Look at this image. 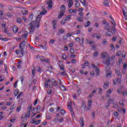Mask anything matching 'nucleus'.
Returning a JSON list of instances; mask_svg holds the SVG:
<instances>
[{
	"mask_svg": "<svg viewBox=\"0 0 127 127\" xmlns=\"http://www.w3.org/2000/svg\"><path fill=\"white\" fill-rule=\"evenodd\" d=\"M49 86L50 88H53V87H56V88H59V85L57 83V81L54 79H50L49 78L45 82V87L46 88H48Z\"/></svg>",
	"mask_w": 127,
	"mask_h": 127,
	"instance_id": "obj_1",
	"label": "nucleus"
},
{
	"mask_svg": "<svg viewBox=\"0 0 127 127\" xmlns=\"http://www.w3.org/2000/svg\"><path fill=\"white\" fill-rule=\"evenodd\" d=\"M39 22L38 21H33L30 24H29V26H30V31L29 32L30 34H33L34 30H35V27L37 28H39Z\"/></svg>",
	"mask_w": 127,
	"mask_h": 127,
	"instance_id": "obj_2",
	"label": "nucleus"
},
{
	"mask_svg": "<svg viewBox=\"0 0 127 127\" xmlns=\"http://www.w3.org/2000/svg\"><path fill=\"white\" fill-rule=\"evenodd\" d=\"M19 47L20 49V53L22 54V56H23V55H24V53H25L24 52V49L26 47V42L25 41H23L19 44Z\"/></svg>",
	"mask_w": 127,
	"mask_h": 127,
	"instance_id": "obj_3",
	"label": "nucleus"
},
{
	"mask_svg": "<svg viewBox=\"0 0 127 127\" xmlns=\"http://www.w3.org/2000/svg\"><path fill=\"white\" fill-rule=\"evenodd\" d=\"M42 11L40 13V14L38 15L36 18V20L37 21H39V22L40 21V20H41V18L42 17V15H44V14H45V13H47V10L44 9L45 8V7L44 6H42Z\"/></svg>",
	"mask_w": 127,
	"mask_h": 127,
	"instance_id": "obj_4",
	"label": "nucleus"
},
{
	"mask_svg": "<svg viewBox=\"0 0 127 127\" xmlns=\"http://www.w3.org/2000/svg\"><path fill=\"white\" fill-rule=\"evenodd\" d=\"M65 10H66V7L65 6V5H62L61 7V11L58 16L59 19H60L61 17H62L63 15H64Z\"/></svg>",
	"mask_w": 127,
	"mask_h": 127,
	"instance_id": "obj_5",
	"label": "nucleus"
},
{
	"mask_svg": "<svg viewBox=\"0 0 127 127\" xmlns=\"http://www.w3.org/2000/svg\"><path fill=\"white\" fill-rule=\"evenodd\" d=\"M115 73L118 76V78L117 79V82L120 84L121 79H122V72L120 71V70L116 69Z\"/></svg>",
	"mask_w": 127,
	"mask_h": 127,
	"instance_id": "obj_6",
	"label": "nucleus"
},
{
	"mask_svg": "<svg viewBox=\"0 0 127 127\" xmlns=\"http://www.w3.org/2000/svg\"><path fill=\"white\" fill-rule=\"evenodd\" d=\"M106 71V77H109V78H111L112 77V72L110 71L111 70V68H109V65H106L105 66Z\"/></svg>",
	"mask_w": 127,
	"mask_h": 127,
	"instance_id": "obj_7",
	"label": "nucleus"
},
{
	"mask_svg": "<svg viewBox=\"0 0 127 127\" xmlns=\"http://www.w3.org/2000/svg\"><path fill=\"white\" fill-rule=\"evenodd\" d=\"M67 107L68 108V109L70 110L72 116H74V117H75V114L74 113V111L72 110V103H69L67 105Z\"/></svg>",
	"mask_w": 127,
	"mask_h": 127,
	"instance_id": "obj_8",
	"label": "nucleus"
},
{
	"mask_svg": "<svg viewBox=\"0 0 127 127\" xmlns=\"http://www.w3.org/2000/svg\"><path fill=\"white\" fill-rule=\"evenodd\" d=\"M47 4H48V7L49 8H52V4H53V1L52 0H47Z\"/></svg>",
	"mask_w": 127,
	"mask_h": 127,
	"instance_id": "obj_9",
	"label": "nucleus"
},
{
	"mask_svg": "<svg viewBox=\"0 0 127 127\" xmlns=\"http://www.w3.org/2000/svg\"><path fill=\"white\" fill-rule=\"evenodd\" d=\"M103 24H105V29L108 30V31L110 30V28H108V26H109V25H110V23L107 22V21L106 20H104L103 21Z\"/></svg>",
	"mask_w": 127,
	"mask_h": 127,
	"instance_id": "obj_10",
	"label": "nucleus"
},
{
	"mask_svg": "<svg viewBox=\"0 0 127 127\" xmlns=\"http://www.w3.org/2000/svg\"><path fill=\"white\" fill-rule=\"evenodd\" d=\"M103 3L104 6H109L110 5V0H104Z\"/></svg>",
	"mask_w": 127,
	"mask_h": 127,
	"instance_id": "obj_11",
	"label": "nucleus"
},
{
	"mask_svg": "<svg viewBox=\"0 0 127 127\" xmlns=\"http://www.w3.org/2000/svg\"><path fill=\"white\" fill-rule=\"evenodd\" d=\"M80 2H81L84 6L87 7L88 6V3L86 1V0H80Z\"/></svg>",
	"mask_w": 127,
	"mask_h": 127,
	"instance_id": "obj_12",
	"label": "nucleus"
},
{
	"mask_svg": "<svg viewBox=\"0 0 127 127\" xmlns=\"http://www.w3.org/2000/svg\"><path fill=\"white\" fill-rule=\"evenodd\" d=\"M79 123L81 127H83L84 126V118L83 117L80 118L79 120Z\"/></svg>",
	"mask_w": 127,
	"mask_h": 127,
	"instance_id": "obj_13",
	"label": "nucleus"
},
{
	"mask_svg": "<svg viewBox=\"0 0 127 127\" xmlns=\"http://www.w3.org/2000/svg\"><path fill=\"white\" fill-rule=\"evenodd\" d=\"M40 60V61H42L43 62H46L47 63H48V62H49V60L45 59L43 57H41Z\"/></svg>",
	"mask_w": 127,
	"mask_h": 127,
	"instance_id": "obj_14",
	"label": "nucleus"
},
{
	"mask_svg": "<svg viewBox=\"0 0 127 127\" xmlns=\"http://www.w3.org/2000/svg\"><path fill=\"white\" fill-rule=\"evenodd\" d=\"M57 22V21H56V20H54L52 22L53 27L54 29L56 28Z\"/></svg>",
	"mask_w": 127,
	"mask_h": 127,
	"instance_id": "obj_15",
	"label": "nucleus"
},
{
	"mask_svg": "<svg viewBox=\"0 0 127 127\" xmlns=\"http://www.w3.org/2000/svg\"><path fill=\"white\" fill-rule=\"evenodd\" d=\"M25 118L26 119H28V118H30V111H28L25 115Z\"/></svg>",
	"mask_w": 127,
	"mask_h": 127,
	"instance_id": "obj_16",
	"label": "nucleus"
},
{
	"mask_svg": "<svg viewBox=\"0 0 127 127\" xmlns=\"http://www.w3.org/2000/svg\"><path fill=\"white\" fill-rule=\"evenodd\" d=\"M90 24H91V22H90V21H87L84 23V27H89V26H90Z\"/></svg>",
	"mask_w": 127,
	"mask_h": 127,
	"instance_id": "obj_17",
	"label": "nucleus"
},
{
	"mask_svg": "<svg viewBox=\"0 0 127 127\" xmlns=\"http://www.w3.org/2000/svg\"><path fill=\"white\" fill-rule=\"evenodd\" d=\"M18 31V28L16 27V26H14L13 27V31L14 33H16Z\"/></svg>",
	"mask_w": 127,
	"mask_h": 127,
	"instance_id": "obj_18",
	"label": "nucleus"
},
{
	"mask_svg": "<svg viewBox=\"0 0 127 127\" xmlns=\"http://www.w3.org/2000/svg\"><path fill=\"white\" fill-rule=\"evenodd\" d=\"M19 93V90L16 89L14 92V95L15 97H16V96H17V95H18Z\"/></svg>",
	"mask_w": 127,
	"mask_h": 127,
	"instance_id": "obj_19",
	"label": "nucleus"
},
{
	"mask_svg": "<svg viewBox=\"0 0 127 127\" xmlns=\"http://www.w3.org/2000/svg\"><path fill=\"white\" fill-rule=\"evenodd\" d=\"M29 21H31L33 19V13H31L29 16Z\"/></svg>",
	"mask_w": 127,
	"mask_h": 127,
	"instance_id": "obj_20",
	"label": "nucleus"
},
{
	"mask_svg": "<svg viewBox=\"0 0 127 127\" xmlns=\"http://www.w3.org/2000/svg\"><path fill=\"white\" fill-rule=\"evenodd\" d=\"M36 71V69L35 67H33V68L32 69V76H35V72Z\"/></svg>",
	"mask_w": 127,
	"mask_h": 127,
	"instance_id": "obj_21",
	"label": "nucleus"
},
{
	"mask_svg": "<svg viewBox=\"0 0 127 127\" xmlns=\"http://www.w3.org/2000/svg\"><path fill=\"white\" fill-rule=\"evenodd\" d=\"M28 13V11L27 10H22V13L23 15H26Z\"/></svg>",
	"mask_w": 127,
	"mask_h": 127,
	"instance_id": "obj_22",
	"label": "nucleus"
},
{
	"mask_svg": "<svg viewBox=\"0 0 127 127\" xmlns=\"http://www.w3.org/2000/svg\"><path fill=\"white\" fill-rule=\"evenodd\" d=\"M101 55L103 56V58L106 59V57L108 56V54L107 53H102Z\"/></svg>",
	"mask_w": 127,
	"mask_h": 127,
	"instance_id": "obj_23",
	"label": "nucleus"
},
{
	"mask_svg": "<svg viewBox=\"0 0 127 127\" xmlns=\"http://www.w3.org/2000/svg\"><path fill=\"white\" fill-rule=\"evenodd\" d=\"M40 123H41V120H38V121H36L35 122H31V124H35V125H39V124H40Z\"/></svg>",
	"mask_w": 127,
	"mask_h": 127,
	"instance_id": "obj_24",
	"label": "nucleus"
},
{
	"mask_svg": "<svg viewBox=\"0 0 127 127\" xmlns=\"http://www.w3.org/2000/svg\"><path fill=\"white\" fill-rule=\"evenodd\" d=\"M95 72L96 73V75L99 76V74H100V70L99 69V68H98V67L95 69Z\"/></svg>",
	"mask_w": 127,
	"mask_h": 127,
	"instance_id": "obj_25",
	"label": "nucleus"
},
{
	"mask_svg": "<svg viewBox=\"0 0 127 127\" xmlns=\"http://www.w3.org/2000/svg\"><path fill=\"white\" fill-rule=\"evenodd\" d=\"M92 103H93V101L92 100L88 101V107H89V108H91V106H92Z\"/></svg>",
	"mask_w": 127,
	"mask_h": 127,
	"instance_id": "obj_26",
	"label": "nucleus"
},
{
	"mask_svg": "<svg viewBox=\"0 0 127 127\" xmlns=\"http://www.w3.org/2000/svg\"><path fill=\"white\" fill-rule=\"evenodd\" d=\"M69 52L71 53V54H74L75 53V51L74 50V48H71L69 50Z\"/></svg>",
	"mask_w": 127,
	"mask_h": 127,
	"instance_id": "obj_27",
	"label": "nucleus"
},
{
	"mask_svg": "<svg viewBox=\"0 0 127 127\" xmlns=\"http://www.w3.org/2000/svg\"><path fill=\"white\" fill-rule=\"evenodd\" d=\"M62 58L64 59V60H66V59H67V56L65 54H62Z\"/></svg>",
	"mask_w": 127,
	"mask_h": 127,
	"instance_id": "obj_28",
	"label": "nucleus"
},
{
	"mask_svg": "<svg viewBox=\"0 0 127 127\" xmlns=\"http://www.w3.org/2000/svg\"><path fill=\"white\" fill-rule=\"evenodd\" d=\"M110 59H107L105 63L106 65H110Z\"/></svg>",
	"mask_w": 127,
	"mask_h": 127,
	"instance_id": "obj_29",
	"label": "nucleus"
},
{
	"mask_svg": "<svg viewBox=\"0 0 127 127\" xmlns=\"http://www.w3.org/2000/svg\"><path fill=\"white\" fill-rule=\"evenodd\" d=\"M114 101H115V100L109 98L108 103V104H112V103H114Z\"/></svg>",
	"mask_w": 127,
	"mask_h": 127,
	"instance_id": "obj_30",
	"label": "nucleus"
},
{
	"mask_svg": "<svg viewBox=\"0 0 127 127\" xmlns=\"http://www.w3.org/2000/svg\"><path fill=\"white\" fill-rule=\"evenodd\" d=\"M16 21L17 23H19V24L21 23V21H22L21 18H17Z\"/></svg>",
	"mask_w": 127,
	"mask_h": 127,
	"instance_id": "obj_31",
	"label": "nucleus"
},
{
	"mask_svg": "<svg viewBox=\"0 0 127 127\" xmlns=\"http://www.w3.org/2000/svg\"><path fill=\"white\" fill-rule=\"evenodd\" d=\"M82 18H81V17L77 16L76 20H77L78 21L82 22V21H82Z\"/></svg>",
	"mask_w": 127,
	"mask_h": 127,
	"instance_id": "obj_32",
	"label": "nucleus"
},
{
	"mask_svg": "<svg viewBox=\"0 0 127 127\" xmlns=\"http://www.w3.org/2000/svg\"><path fill=\"white\" fill-rule=\"evenodd\" d=\"M35 109H37V111L38 112V110H39V111H40V106H38L37 108H34L33 109V112H35V110H34Z\"/></svg>",
	"mask_w": 127,
	"mask_h": 127,
	"instance_id": "obj_33",
	"label": "nucleus"
},
{
	"mask_svg": "<svg viewBox=\"0 0 127 127\" xmlns=\"http://www.w3.org/2000/svg\"><path fill=\"white\" fill-rule=\"evenodd\" d=\"M106 36H111V35H112V32H111V31L107 32L106 33Z\"/></svg>",
	"mask_w": 127,
	"mask_h": 127,
	"instance_id": "obj_34",
	"label": "nucleus"
},
{
	"mask_svg": "<svg viewBox=\"0 0 127 127\" xmlns=\"http://www.w3.org/2000/svg\"><path fill=\"white\" fill-rule=\"evenodd\" d=\"M78 42L80 45H82V44L84 43V38H82L81 40H79Z\"/></svg>",
	"mask_w": 127,
	"mask_h": 127,
	"instance_id": "obj_35",
	"label": "nucleus"
},
{
	"mask_svg": "<svg viewBox=\"0 0 127 127\" xmlns=\"http://www.w3.org/2000/svg\"><path fill=\"white\" fill-rule=\"evenodd\" d=\"M12 9H13V8L11 6V5L8 6V10H9V11H11Z\"/></svg>",
	"mask_w": 127,
	"mask_h": 127,
	"instance_id": "obj_36",
	"label": "nucleus"
},
{
	"mask_svg": "<svg viewBox=\"0 0 127 127\" xmlns=\"http://www.w3.org/2000/svg\"><path fill=\"white\" fill-rule=\"evenodd\" d=\"M71 16H72V15H69L68 16H67L66 17H65V20L67 21L68 19H70L71 18Z\"/></svg>",
	"mask_w": 127,
	"mask_h": 127,
	"instance_id": "obj_37",
	"label": "nucleus"
},
{
	"mask_svg": "<svg viewBox=\"0 0 127 127\" xmlns=\"http://www.w3.org/2000/svg\"><path fill=\"white\" fill-rule=\"evenodd\" d=\"M28 109L29 110V111H30V112H31L32 110V105L31 104L29 105L28 107Z\"/></svg>",
	"mask_w": 127,
	"mask_h": 127,
	"instance_id": "obj_38",
	"label": "nucleus"
},
{
	"mask_svg": "<svg viewBox=\"0 0 127 127\" xmlns=\"http://www.w3.org/2000/svg\"><path fill=\"white\" fill-rule=\"evenodd\" d=\"M108 86H109V84L108 83H104L103 85L104 89H107L108 88Z\"/></svg>",
	"mask_w": 127,
	"mask_h": 127,
	"instance_id": "obj_39",
	"label": "nucleus"
},
{
	"mask_svg": "<svg viewBox=\"0 0 127 127\" xmlns=\"http://www.w3.org/2000/svg\"><path fill=\"white\" fill-rule=\"evenodd\" d=\"M22 95H23V92H20L19 95L17 96V99H19Z\"/></svg>",
	"mask_w": 127,
	"mask_h": 127,
	"instance_id": "obj_40",
	"label": "nucleus"
},
{
	"mask_svg": "<svg viewBox=\"0 0 127 127\" xmlns=\"http://www.w3.org/2000/svg\"><path fill=\"white\" fill-rule=\"evenodd\" d=\"M73 5V1H71V2H69L68 4V7H71Z\"/></svg>",
	"mask_w": 127,
	"mask_h": 127,
	"instance_id": "obj_41",
	"label": "nucleus"
},
{
	"mask_svg": "<svg viewBox=\"0 0 127 127\" xmlns=\"http://www.w3.org/2000/svg\"><path fill=\"white\" fill-rule=\"evenodd\" d=\"M60 87L62 91H65V87L64 86V85H61Z\"/></svg>",
	"mask_w": 127,
	"mask_h": 127,
	"instance_id": "obj_42",
	"label": "nucleus"
},
{
	"mask_svg": "<svg viewBox=\"0 0 127 127\" xmlns=\"http://www.w3.org/2000/svg\"><path fill=\"white\" fill-rule=\"evenodd\" d=\"M27 31H25L24 34L22 35V37H26L27 36Z\"/></svg>",
	"mask_w": 127,
	"mask_h": 127,
	"instance_id": "obj_43",
	"label": "nucleus"
},
{
	"mask_svg": "<svg viewBox=\"0 0 127 127\" xmlns=\"http://www.w3.org/2000/svg\"><path fill=\"white\" fill-rule=\"evenodd\" d=\"M113 108H115V109H117V108H119V105L117 103H114L113 104Z\"/></svg>",
	"mask_w": 127,
	"mask_h": 127,
	"instance_id": "obj_44",
	"label": "nucleus"
},
{
	"mask_svg": "<svg viewBox=\"0 0 127 127\" xmlns=\"http://www.w3.org/2000/svg\"><path fill=\"white\" fill-rule=\"evenodd\" d=\"M79 15H80V17H81V18H83V17H84V13L83 12H79L78 13Z\"/></svg>",
	"mask_w": 127,
	"mask_h": 127,
	"instance_id": "obj_45",
	"label": "nucleus"
},
{
	"mask_svg": "<svg viewBox=\"0 0 127 127\" xmlns=\"http://www.w3.org/2000/svg\"><path fill=\"white\" fill-rule=\"evenodd\" d=\"M99 55V52H96L93 54V57H97Z\"/></svg>",
	"mask_w": 127,
	"mask_h": 127,
	"instance_id": "obj_46",
	"label": "nucleus"
},
{
	"mask_svg": "<svg viewBox=\"0 0 127 127\" xmlns=\"http://www.w3.org/2000/svg\"><path fill=\"white\" fill-rule=\"evenodd\" d=\"M112 29H113V32H112V33L113 34H115L116 33V31H117V30L116 29V28L114 27H112Z\"/></svg>",
	"mask_w": 127,
	"mask_h": 127,
	"instance_id": "obj_47",
	"label": "nucleus"
},
{
	"mask_svg": "<svg viewBox=\"0 0 127 127\" xmlns=\"http://www.w3.org/2000/svg\"><path fill=\"white\" fill-rule=\"evenodd\" d=\"M66 21H67L64 19V20H62L61 23V24H65V23H66Z\"/></svg>",
	"mask_w": 127,
	"mask_h": 127,
	"instance_id": "obj_48",
	"label": "nucleus"
},
{
	"mask_svg": "<svg viewBox=\"0 0 127 127\" xmlns=\"http://www.w3.org/2000/svg\"><path fill=\"white\" fill-rule=\"evenodd\" d=\"M21 109V106H19L17 108H16V112H19L20 109Z\"/></svg>",
	"mask_w": 127,
	"mask_h": 127,
	"instance_id": "obj_49",
	"label": "nucleus"
},
{
	"mask_svg": "<svg viewBox=\"0 0 127 127\" xmlns=\"http://www.w3.org/2000/svg\"><path fill=\"white\" fill-rule=\"evenodd\" d=\"M60 70H61L62 71H64L65 70V68H64L63 65H60Z\"/></svg>",
	"mask_w": 127,
	"mask_h": 127,
	"instance_id": "obj_50",
	"label": "nucleus"
},
{
	"mask_svg": "<svg viewBox=\"0 0 127 127\" xmlns=\"http://www.w3.org/2000/svg\"><path fill=\"white\" fill-rule=\"evenodd\" d=\"M60 32H61V33H64L65 32V30L63 29H60L59 30Z\"/></svg>",
	"mask_w": 127,
	"mask_h": 127,
	"instance_id": "obj_51",
	"label": "nucleus"
},
{
	"mask_svg": "<svg viewBox=\"0 0 127 127\" xmlns=\"http://www.w3.org/2000/svg\"><path fill=\"white\" fill-rule=\"evenodd\" d=\"M49 112L50 113H54V108H51L49 109Z\"/></svg>",
	"mask_w": 127,
	"mask_h": 127,
	"instance_id": "obj_52",
	"label": "nucleus"
},
{
	"mask_svg": "<svg viewBox=\"0 0 127 127\" xmlns=\"http://www.w3.org/2000/svg\"><path fill=\"white\" fill-rule=\"evenodd\" d=\"M61 114L63 116L65 114V111L64 110H61Z\"/></svg>",
	"mask_w": 127,
	"mask_h": 127,
	"instance_id": "obj_53",
	"label": "nucleus"
},
{
	"mask_svg": "<svg viewBox=\"0 0 127 127\" xmlns=\"http://www.w3.org/2000/svg\"><path fill=\"white\" fill-rule=\"evenodd\" d=\"M110 47L112 51L115 50V46H114V45H110Z\"/></svg>",
	"mask_w": 127,
	"mask_h": 127,
	"instance_id": "obj_54",
	"label": "nucleus"
},
{
	"mask_svg": "<svg viewBox=\"0 0 127 127\" xmlns=\"http://www.w3.org/2000/svg\"><path fill=\"white\" fill-rule=\"evenodd\" d=\"M96 38H97L98 39H99V38H101V34H97Z\"/></svg>",
	"mask_w": 127,
	"mask_h": 127,
	"instance_id": "obj_55",
	"label": "nucleus"
},
{
	"mask_svg": "<svg viewBox=\"0 0 127 127\" xmlns=\"http://www.w3.org/2000/svg\"><path fill=\"white\" fill-rule=\"evenodd\" d=\"M118 56H121L122 55V53L121 52H118L116 54Z\"/></svg>",
	"mask_w": 127,
	"mask_h": 127,
	"instance_id": "obj_56",
	"label": "nucleus"
},
{
	"mask_svg": "<svg viewBox=\"0 0 127 127\" xmlns=\"http://www.w3.org/2000/svg\"><path fill=\"white\" fill-rule=\"evenodd\" d=\"M75 6H76V7H79L80 6V3L79 2H76L75 3Z\"/></svg>",
	"mask_w": 127,
	"mask_h": 127,
	"instance_id": "obj_57",
	"label": "nucleus"
},
{
	"mask_svg": "<svg viewBox=\"0 0 127 127\" xmlns=\"http://www.w3.org/2000/svg\"><path fill=\"white\" fill-rule=\"evenodd\" d=\"M13 109H14V105H13L10 106V111H12V110H13Z\"/></svg>",
	"mask_w": 127,
	"mask_h": 127,
	"instance_id": "obj_58",
	"label": "nucleus"
},
{
	"mask_svg": "<svg viewBox=\"0 0 127 127\" xmlns=\"http://www.w3.org/2000/svg\"><path fill=\"white\" fill-rule=\"evenodd\" d=\"M123 14H124V16H127V12H126L125 10H124V9H123Z\"/></svg>",
	"mask_w": 127,
	"mask_h": 127,
	"instance_id": "obj_59",
	"label": "nucleus"
},
{
	"mask_svg": "<svg viewBox=\"0 0 127 127\" xmlns=\"http://www.w3.org/2000/svg\"><path fill=\"white\" fill-rule=\"evenodd\" d=\"M73 99H74V100H77V95H76V94H73Z\"/></svg>",
	"mask_w": 127,
	"mask_h": 127,
	"instance_id": "obj_60",
	"label": "nucleus"
},
{
	"mask_svg": "<svg viewBox=\"0 0 127 127\" xmlns=\"http://www.w3.org/2000/svg\"><path fill=\"white\" fill-rule=\"evenodd\" d=\"M117 37H114L112 38V41L115 42V41H116V40H117Z\"/></svg>",
	"mask_w": 127,
	"mask_h": 127,
	"instance_id": "obj_61",
	"label": "nucleus"
},
{
	"mask_svg": "<svg viewBox=\"0 0 127 127\" xmlns=\"http://www.w3.org/2000/svg\"><path fill=\"white\" fill-rule=\"evenodd\" d=\"M127 91H123V96H127Z\"/></svg>",
	"mask_w": 127,
	"mask_h": 127,
	"instance_id": "obj_62",
	"label": "nucleus"
},
{
	"mask_svg": "<svg viewBox=\"0 0 127 127\" xmlns=\"http://www.w3.org/2000/svg\"><path fill=\"white\" fill-rule=\"evenodd\" d=\"M88 65H89V62H86L83 64V65H84V66H88Z\"/></svg>",
	"mask_w": 127,
	"mask_h": 127,
	"instance_id": "obj_63",
	"label": "nucleus"
},
{
	"mask_svg": "<svg viewBox=\"0 0 127 127\" xmlns=\"http://www.w3.org/2000/svg\"><path fill=\"white\" fill-rule=\"evenodd\" d=\"M61 75H62V76H66V72L64 71V72H61Z\"/></svg>",
	"mask_w": 127,
	"mask_h": 127,
	"instance_id": "obj_64",
	"label": "nucleus"
}]
</instances>
